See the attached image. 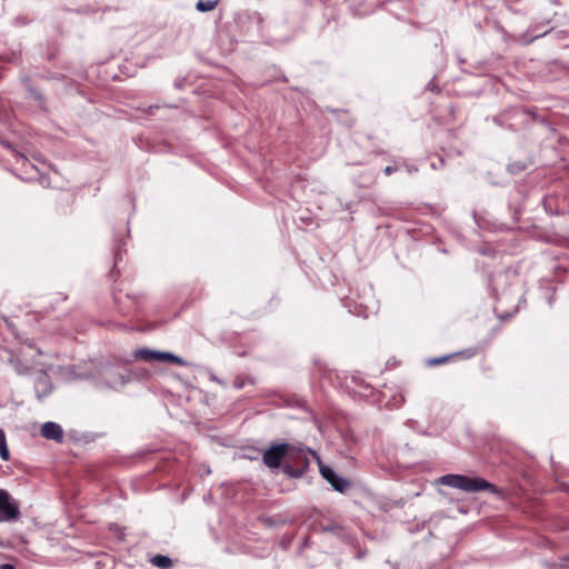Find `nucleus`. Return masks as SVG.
<instances>
[{"mask_svg":"<svg viewBox=\"0 0 569 569\" xmlns=\"http://www.w3.org/2000/svg\"><path fill=\"white\" fill-rule=\"evenodd\" d=\"M437 482L439 485L459 489L465 492H479L488 490L493 495L499 493V489L493 483L479 477L471 478L466 475L448 473L441 476Z\"/></svg>","mask_w":569,"mask_h":569,"instance_id":"nucleus-1","label":"nucleus"},{"mask_svg":"<svg viewBox=\"0 0 569 569\" xmlns=\"http://www.w3.org/2000/svg\"><path fill=\"white\" fill-rule=\"evenodd\" d=\"M293 445L281 442L269 446L263 455L262 462L271 470L279 469L292 456Z\"/></svg>","mask_w":569,"mask_h":569,"instance_id":"nucleus-2","label":"nucleus"},{"mask_svg":"<svg viewBox=\"0 0 569 569\" xmlns=\"http://www.w3.org/2000/svg\"><path fill=\"white\" fill-rule=\"evenodd\" d=\"M341 380V387L352 397L369 398L372 395V388L365 381L362 376L358 372L343 375V377L337 376Z\"/></svg>","mask_w":569,"mask_h":569,"instance_id":"nucleus-3","label":"nucleus"},{"mask_svg":"<svg viewBox=\"0 0 569 569\" xmlns=\"http://www.w3.org/2000/svg\"><path fill=\"white\" fill-rule=\"evenodd\" d=\"M133 357L147 362H172L179 366H187V361L169 351H158L148 348H139L133 351Z\"/></svg>","mask_w":569,"mask_h":569,"instance_id":"nucleus-4","label":"nucleus"},{"mask_svg":"<svg viewBox=\"0 0 569 569\" xmlns=\"http://www.w3.org/2000/svg\"><path fill=\"white\" fill-rule=\"evenodd\" d=\"M19 516L18 505L11 499L7 490L0 489V522L17 520Z\"/></svg>","mask_w":569,"mask_h":569,"instance_id":"nucleus-5","label":"nucleus"},{"mask_svg":"<svg viewBox=\"0 0 569 569\" xmlns=\"http://www.w3.org/2000/svg\"><path fill=\"white\" fill-rule=\"evenodd\" d=\"M319 470L321 476L331 485L336 491L343 493L350 487V482L346 478L338 475L331 467L320 463Z\"/></svg>","mask_w":569,"mask_h":569,"instance_id":"nucleus-6","label":"nucleus"},{"mask_svg":"<svg viewBox=\"0 0 569 569\" xmlns=\"http://www.w3.org/2000/svg\"><path fill=\"white\" fill-rule=\"evenodd\" d=\"M308 455H311L313 458L318 460L320 465V458L317 456L316 451L309 448L296 447L292 448V456L289 458L290 462H293L298 467H302V470L306 472L310 466V459Z\"/></svg>","mask_w":569,"mask_h":569,"instance_id":"nucleus-7","label":"nucleus"},{"mask_svg":"<svg viewBox=\"0 0 569 569\" xmlns=\"http://www.w3.org/2000/svg\"><path fill=\"white\" fill-rule=\"evenodd\" d=\"M41 436L48 440H53L58 443H62L64 439L62 427L53 421L44 422L40 431Z\"/></svg>","mask_w":569,"mask_h":569,"instance_id":"nucleus-8","label":"nucleus"},{"mask_svg":"<svg viewBox=\"0 0 569 569\" xmlns=\"http://www.w3.org/2000/svg\"><path fill=\"white\" fill-rule=\"evenodd\" d=\"M343 306L348 309V311L358 317L367 318L368 317V306H365L363 302H351L350 300H346Z\"/></svg>","mask_w":569,"mask_h":569,"instance_id":"nucleus-9","label":"nucleus"},{"mask_svg":"<svg viewBox=\"0 0 569 569\" xmlns=\"http://www.w3.org/2000/svg\"><path fill=\"white\" fill-rule=\"evenodd\" d=\"M283 472L287 477L298 479L305 475L302 467H298L293 462L287 461L283 463Z\"/></svg>","mask_w":569,"mask_h":569,"instance_id":"nucleus-10","label":"nucleus"},{"mask_svg":"<svg viewBox=\"0 0 569 569\" xmlns=\"http://www.w3.org/2000/svg\"><path fill=\"white\" fill-rule=\"evenodd\" d=\"M151 563L160 569H169L173 562L170 557L163 555H156L151 558Z\"/></svg>","mask_w":569,"mask_h":569,"instance_id":"nucleus-11","label":"nucleus"},{"mask_svg":"<svg viewBox=\"0 0 569 569\" xmlns=\"http://www.w3.org/2000/svg\"><path fill=\"white\" fill-rule=\"evenodd\" d=\"M0 457L3 461H8L10 452L7 446V438L4 431L0 428Z\"/></svg>","mask_w":569,"mask_h":569,"instance_id":"nucleus-12","label":"nucleus"},{"mask_svg":"<svg viewBox=\"0 0 569 569\" xmlns=\"http://www.w3.org/2000/svg\"><path fill=\"white\" fill-rule=\"evenodd\" d=\"M218 0H199L196 9L200 12H209L216 8Z\"/></svg>","mask_w":569,"mask_h":569,"instance_id":"nucleus-13","label":"nucleus"},{"mask_svg":"<svg viewBox=\"0 0 569 569\" xmlns=\"http://www.w3.org/2000/svg\"><path fill=\"white\" fill-rule=\"evenodd\" d=\"M526 168H527V166L521 161H517V162H512V163L508 164V171L512 174L520 173L523 170H526Z\"/></svg>","mask_w":569,"mask_h":569,"instance_id":"nucleus-14","label":"nucleus"},{"mask_svg":"<svg viewBox=\"0 0 569 569\" xmlns=\"http://www.w3.org/2000/svg\"><path fill=\"white\" fill-rule=\"evenodd\" d=\"M406 426H407V427H409L410 429H412V430H415V431L419 432V433H422V435H425V433H426V431H425V430H421V429L419 428V423H418V421H416V420H412V419L407 420Z\"/></svg>","mask_w":569,"mask_h":569,"instance_id":"nucleus-15","label":"nucleus"},{"mask_svg":"<svg viewBox=\"0 0 569 569\" xmlns=\"http://www.w3.org/2000/svg\"><path fill=\"white\" fill-rule=\"evenodd\" d=\"M448 356L447 357H441V358H432L430 360H428V365L430 366H436V365H441L443 362H446L448 360Z\"/></svg>","mask_w":569,"mask_h":569,"instance_id":"nucleus-16","label":"nucleus"},{"mask_svg":"<svg viewBox=\"0 0 569 569\" xmlns=\"http://www.w3.org/2000/svg\"><path fill=\"white\" fill-rule=\"evenodd\" d=\"M443 166H445V159H443V158H441V157L438 159V161H437V162H432V163H431V168H432L433 170H438V169L442 168Z\"/></svg>","mask_w":569,"mask_h":569,"instance_id":"nucleus-17","label":"nucleus"},{"mask_svg":"<svg viewBox=\"0 0 569 569\" xmlns=\"http://www.w3.org/2000/svg\"><path fill=\"white\" fill-rule=\"evenodd\" d=\"M397 170H398V167H397V166H387V167L383 169V172H385V174L390 176V174H392L393 172H396Z\"/></svg>","mask_w":569,"mask_h":569,"instance_id":"nucleus-18","label":"nucleus"},{"mask_svg":"<svg viewBox=\"0 0 569 569\" xmlns=\"http://www.w3.org/2000/svg\"><path fill=\"white\" fill-rule=\"evenodd\" d=\"M403 166H405L406 170L408 171V173L418 172V168L412 164L405 163Z\"/></svg>","mask_w":569,"mask_h":569,"instance_id":"nucleus-19","label":"nucleus"},{"mask_svg":"<svg viewBox=\"0 0 569 569\" xmlns=\"http://www.w3.org/2000/svg\"><path fill=\"white\" fill-rule=\"evenodd\" d=\"M119 260H121V253H120V250H117L116 256H114V266H117Z\"/></svg>","mask_w":569,"mask_h":569,"instance_id":"nucleus-20","label":"nucleus"},{"mask_svg":"<svg viewBox=\"0 0 569 569\" xmlns=\"http://www.w3.org/2000/svg\"><path fill=\"white\" fill-rule=\"evenodd\" d=\"M0 569H16V568H14V566H12L10 563H4V565L0 566Z\"/></svg>","mask_w":569,"mask_h":569,"instance_id":"nucleus-21","label":"nucleus"},{"mask_svg":"<svg viewBox=\"0 0 569 569\" xmlns=\"http://www.w3.org/2000/svg\"><path fill=\"white\" fill-rule=\"evenodd\" d=\"M546 33H547V31L541 32V33H536V34H533V36L530 38V41H532L533 39L540 38V37L545 36Z\"/></svg>","mask_w":569,"mask_h":569,"instance_id":"nucleus-22","label":"nucleus"},{"mask_svg":"<svg viewBox=\"0 0 569 569\" xmlns=\"http://www.w3.org/2000/svg\"><path fill=\"white\" fill-rule=\"evenodd\" d=\"M47 393H48V392H44V393H42V395H41V393L39 392V390L37 389V397H38V399H39V400H42V398H43L44 396H47Z\"/></svg>","mask_w":569,"mask_h":569,"instance_id":"nucleus-23","label":"nucleus"},{"mask_svg":"<svg viewBox=\"0 0 569 569\" xmlns=\"http://www.w3.org/2000/svg\"><path fill=\"white\" fill-rule=\"evenodd\" d=\"M6 546H7L6 541L0 537V547H6Z\"/></svg>","mask_w":569,"mask_h":569,"instance_id":"nucleus-24","label":"nucleus"},{"mask_svg":"<svg viewBox=\"0 0 569 569\" xmlns=\"http://www.w3.org/2000/svg\"><path fill=\"white\" fill-rule=\"evenodd\" d=\"M3 144H4V146H6V148H8V149H11V148H12V146H11V143H10V142H3Z\"/></svg>","mask_w":569,"mask_h":569,"instance_id":"nucleus-25","label":"nucleus"},{"mask_svg":"<svg viewBox=\"0 0 569 569\" xmlns=\"http://www.w3.org/2000/svg\"><path fill=\"white\" fill-rule=\"evenodd\" d=\"M258 22L261 23L262 22V17L260 14H258Z\"/></svg>","mask_w":569,"mask_h":569,"instance_id":"nucleus-26","label":"nucleus"},{"mask_svg":"<svg viewBox=\"0 0 569 569\" xmlns=\"http://www.w3.org/2000/svg\"><path fill=\"white\" fill-rule=\"evenodd\" d=\"M158 109V106L150 107V110Z\"/></svg>","mask_w":569,"mask_h":569,"instance_id":"nucleus-27","label":"nucleus"}]
</instances>
